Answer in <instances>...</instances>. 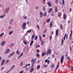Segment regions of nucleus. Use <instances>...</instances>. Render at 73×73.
Segmentation results:
<instances>
[{"label": "nucleus", "instance_id": "nucleus-1", "mask_svg": "<svg viewBox=\"0 0 73 73\" xmlns=\"http://www.w3.org/2000/svg\"><path fill=\"white\" fill-rule=\"evenodd\" d=\"M36 59L35 58L34 59L33 58L31 60V62L33 63L32 64V66H33L34 64L36 63Z\"/></svg>", "mask_w": 73, "mask_h": 73}, {"label": "nucleus", "instance_id": "nucleus-2", "mask_svg": "<svg viewBox=\"0 0 73 73\" xmlns=\"http://www.w3.org/2000/svg\"><path fill=\"white\" fill-rule=\"evenodd\" d=\"M26 23H24L23 24L22 29L23 30H24L26 28Z\"/></svg>", "mask_w": 73, "mask_h": 73}, {"label": "nucleus", "instance_id": "nucleus-3", "mask_svg": "<svg viewBox=\"0 0 73 73\" xmlns=\"http://www.w3.org/2000/svg\"><path fill=\"white\" fill-rule=\"evenodd\" d=\"M64 56L62 55L61 58V59L60 60V62L61 64H62V63L64 62Z\"/></svg>", "mask_w": 73, "mask_h": 73}, {"label": "nucleus", "instance_id": "nucleus-4", "mask_svg": "<svg viewBox=\"0 0 73 73\" xmlns=\"http://www.w3.org/2000/svg\"><path fill=\"white\" fill-rule=\"evenodd\" d=\"M51 53V50L48 49L47 52V56H48V54H50Z\"/></svg>", "mask_w": 73, "mask_h": 73}, {"label": "nucleus", "instance_id": "nucleus-5", "mask_svg": "<svg viewBox=\"0 0 73 73\" xmlns=\"http://www.w3.org/2000/svg\"><path fill=\"white\" fill-rule=\"evenodd\" d=\"M44 62H47L48 64H49V63H50V60H48V59H46L44 61Z\"/></svg>", "mask_w": 73, "mask_h": 73}, {"label": "nucleus", "instance_id": "nucleus-6", "mask_svg": "<svg viewBox=\"0 0 73 73\" xmlns=\"http://www.w3.org/2000/svg\"><path fill=\"white\" fill-rule=\"evenodd\" d=\"M10 51V50L9 49H8L7 50H6L5 52V54H7V53H9V51Z\"/></svg>", "mask_w": 73, "mask_h": 73}, {"label": "nucleus", "instance_id": "nucleus-7", "mask_svg": "<svg viewBox=\"0 0 73 73\" xmlns=\"http://www.w3.org/2000/svg\"><path fill=\"white\" fill-rule=\"evenodd\" d=\"M5 44V41H3L1 43V46H4Z\"/></svg>", "mask_w": 73, "mask_h": 73}, {"label": "nucleus", "instance_id": "nucleus-8", "mask_svg": "<svg viewBox=\"0 0 73 73\" xmlns=\"http://www.w3.org/2000/svg\"><path fill=\"white\" fill-rule=\"evenodd\" d=\"M9 9H10V7H9L7 9V10L5 11V13H8V11H9Z\"/></svg>", "mask_w": 73, "mask_h": 73}, {"label": "nucleus", "instance_id": "nucleus-9", "mask_svg": "<svg viewBox=\"0 0 73 73\" xmlns=\"http://www.w3.org/2000/svg\"><path fill=\"white\" fill-rule=\"evenodd\" d=\"M73 33V31H71V33L70 34V39H71V38H72V33Z\"/></svg>", "mask_w": 73, "mask_h": 73}, {"label": "nucleus", "instance_id": "nucleus-10", "mask_svg": "<svg viewBox=\"0 0 73 73\" xmlns=\"http://www.w3.org/2000/svg\"><path fill=\"white\" fill-rule=\"evenodd\" d=\"M14 53H15L14 52H13L11 54H10L9 55V56L8 57L9 58V57H11L12 56H13V54H14Z\"/></svg>", "mask_w": 73, "mask_h": 73}, {"label": "nucleus", "instance_id": "nucleus-11", "mask_svg": "<svg viewBox=\"0 0 73 73\" xmlns=\"http://www.w3.org/2000/svg\"><path fill=\"white\" fill-rule=\"evenodd\" d=\"M48 5L49 7H51V6H52V4H51V3L50 2L48 3Z\"/></svg>", "mask_w": 73, "mask_h": 73}, {"label": "nucleus", "instance_id": "nucleus-12", "mask_svg": "<svg viewBox=\"0 0 73 73\" xmlns=\"http://www.w3.org/2000/svg\"><path fill=\"white\" fill-rule=\"evenodd\" d=\"M66 14H64L63 15V19H64V20H66Z\"/></svg>", "mask_w": 73, "mask_h": 73}, {"label": "nucleus", "instance_id": "nucleus-13", "mask_svg": "<svg viewBox=\"0 0 73 73\" xmlns=\"http://www.w3.org/2000/svg\"><path fill=\"white\" fill-rule=\"evenodd\" d=\"M5 59H4L2 60V62L1 64V65H3L4 64V62H5Z\"/></svg>", "mask_w": 73, "mask_h": 73}, {"label": "nucleus", "instance_id": "nucleus-14", "mask_svg": "<svg viewBox=\"0 0 73 73\" xmlns=\"http://www.w3.org/2000/svg\"><path fill=\"white\" fill-rule=\"evenodd\" d=\"M58 30H57L56 31V36H58Z\"/></svg>", "mask_w": 73, "mask_h": 73}, {"label": "nucleus", "instance_id": "nucleus-15", "mask_svg": "<svg viewBox=\"0 0 73 73\" xmlns=\"http://www.w3.org/2000/svg\"><path fill=\"white\" fill-rule=\"evenodd\" d=\"M50 67H51V69H53V68L54 67V65L53 64L51 65L50 66Z\"/></svg>", "mask_w": 73, "mask_h": 73}, {"label": "nucleus", "instance_id": "nucleus-16", "mask_svg": "<svg viewBox=\"0 0 73 73\" xmlns=\"http://www.w3.org/2000/svg\"><path fill=\"white\" fill-rule=\"evenodd\" d=\"M40 17H42L43 16V13H42L41 12H40Z\"/></svg>", "mask_w": 73, "mask_h": 73}, {"label": "nucleus", "instance_id": "nucleus-17", "mask_svg": "<svg viewBox=\"0 0 73 73\" xmlns=\"http://www.w3.org/2000/svg\"><path fill=\"white\" fill-rule=\"evenodd\" d=\"M52 8H51L50 9L49 11V13H51V12H52Z\"/></svg>", "mask_w": 73, "mask_h": 73}, {"label": "nucleus", "instance_id": "nucleus-18", "mask_svg": "<svg viewBox=\"0 0 73 73\" xmlns=\"http://www.w3.org/2000/svg\"><path fill=\"white\" fill-rule=\"evenodd\" d=\"M30 66V64L29 63L28 64H27L25 66L23 67V68H26L27 66Z\"/></svg>", "mask_w": 73, "mask_h": 73}, {"label": "nucleus", "instance_id": "nucleus-19", "mask_svg": "<svg viewBox=\"0 0 73 73\" xmlns=\"http://www.w3.org/2000/svg\"><path fill=\"white\" fill-rule=\"evenodd\" d=\"M23 53H21V55L19 56L18 58H20V57H21V56H23Z\"/></svg>", "mask_w": 73, "mask_h": 73}, {"label": "nucleus", "instance_id": "nucleus-20", "mask_svg": "<svg viewBox=\"0 0 73 73\" xmlns=\"http://www.w3.org/2000/svg\"><path fill=\"white\" fill-rule=\"evenodd\" d=\"M46 52H45L44 53H42V57H44V56H45V55L46 54Z\"/></svg>", "mask_w": 73, "mask_h": 73}, {"label": "nucleus", "instance_id": "nucleus-21", "mask_svg": "<svg viewBox=\"0 0 73 73\" xmlns=\"http://www.w3.org/2000/svg\"><path fill=\"white\" fill-rule=\"evenodd\" d=\"M12 23H13V19H11L10 23V25L12 24Z\"/></svg>", "mask_w": 73, "mask_h": 73}, {"label": "nucleus", "instance_id": "nucleus-22", "mask_svg": "<svg viewBox=\"0 0 73 73\" xmlns=\"http://www.w3.org/2000/svg\"><path fill=\"white\" fill-rule=\"evenodd\" d=\"M64 41V40L62 39L61 45H63Z\"/></svg>", "mask_w": 73, "mask_h": 73}, {"label": "nucleus", "instance_id": "nucleus-23", "mask_svg": "<svg viewBox=\"0 0 73 73\" xmlns=\"http://www.w3.org/2000/svg\"><path fill=\"white\" fill-rule=\"evenodd\" d=\"M32 44H33V41H31L30 44V46H31V45H32Z\"/></svg>", "mask_w": 73, "mask_h": 73}, {"label": "nucleus", "instance_id": "nucleus-24", "mask_svg": "<svg viewBox=\"0 0 73 73\" xmlns=\"http://www.w3.org/2000/svg\"><path fill=\"white\" fill-rule=\"evenodd\" d=\"M33 70H34V68H32L31 69V70L30 71V73H32V72L33 71Z\"/></svg>", "mask_w": 73, "mask_h": 73}, {"label": "nucleus", "instance_id": "nucleus-25", "mask_svg": "<svg viewBox=\"0 0 73 73\" xmlns=\"http://www.w3.org/2000/svg\"><path fill=\"white\" fill-rule=\"evenodd\" d=\"M13 32V31H12L9 33V35H11Z\"/></svg>", "mask_w": 73, "mask_h": 73}, {"label": "nucleus", "instance_id": "nucleus-26", "mask_svg": "<svg viewBox=\"0 0 73 73\" xmlns=\"http://www.w3.org/2000/svg\"><path fill=\"white\" fill-rule=\"evenodd\" d=\"M57 12V6L55 7V12Z\"/></svg>", "mask_w": 73, "mask_h": 73}, {"label": "nucleus", "instance_id": "nucleus-27", "mask_svg": "<svg viewBox=\"0 0 73 73\" xmlns=\"http://www.w3.org/2000/svg\"><path fill=\"white\" fill-rule=\"evenodd\" d=\"M40 68V65H39L37 66V69H39Z\"/></svg>", "mask_w": 73, "mask_h": 73}, {"label": "nucleus", "instance_id": "nucleus-28", "mask_svg": "<svg viewBox=\"0 0 73 73\" xmlns=\"http://www.w3.org/2000/svg\"><path fill=\"white\" fill-rule=\"evenodd\" d=\"M5 16V15L1 16H0V17H1V19H2V18L4 17V16Z\"/></svg>", "mask_w": 73, "mask_h": 73}, {"label": "nucleus", "instance_id": "nucleus-29", "mask_svg": "<svg viewBox=\"0 0 73 73\" xmlns=\"http://www.w3.org/2000/svg\"><path fill=\"white\" fill-rule=\"evenodd\" d=\"M31 30H29L27 32V33H31Z\"/></svg>", "mask_w": 73, "mask_h": 73}, {"label": "nucleus", "instance_id": "nucleus-30", "mask_svg": "<svg viewBox=\"0 0 73 73\" xmlns=\"http://www.w3.org/2000/svg\"><path fill=\"white\" fill-rule=\"evenodd\" d=\"M39 37L40 38V40L41 42H42V38L41 37V36H39Z\"/></svg>", "mask_w": 73, "mask_h": 73}, {"label": "nucleus", "instance_id": "nucleus-31", "mask_svg": "<svg viewBox=\"0 0 73 73\" xmlns=\"http://www.w3.org/2000/svg\"><path fill=\"white\" fill-rule=\"evenodd\" d=\"M4 33H2L0 35V37H1V36H3V35H4Z\"/></svg>", "mask_w": 73, "mask_h": 73}, {"label": "nucleus", "instance_id": "nucleus-32", "mask_svg": "<svg viewBox=\"0 0 73 73\" xmlns=\"http://www.w3.org/2000/svg\"><path fill=\"white\" fill-rule=\"evenodd\" d=\"M37 38H38V37L37 36H36L35 38V40H37Z\"/></svg>", "mask_w": 73, "mask_h": 73}, {"label": "nucleus", "instance_id": "nucleus-33", "mask_svg": "<svg viewBox=\"0 0 73 73\" xmlns=\"http://www.w3.org/2000/svg\"><path fill=\"white\" fill-rule=\"evenodd\" d=\"M36 28H37L38 29H40V26H39V25H37Z\"/></svg>", "mask_w": 73, "mask_h": 73}, {"label": "nucleus", "instance_id": "nucleus-34", "mask_svg": "<svg viewBox=\"0 0 73 73\" xmlns=\"http://www.w3.org/2000/svg\"><path fill=\"white\" fill-rule=\"evenodd\" d=\"M62 5H64V4H65V2L64 1V0H62Z\"/></svg>", "mask_w": 73, "mask_h": 73}, {"label": "nucleus", "instance_id": "nucleus-35", "mask_svg": "<svg viewBox=\"0 0 73 73\" xmlns=\"http://www.w3.org/2000/svg\"><path fill=\"white\" fill-rule=\"evenodd\" d=\"M44 17H45V16H46V12H45L44 13Z\"/></svg>", "mask_w": 73, "mask_h": 73}, {"label": "nucleus", "instance_id": "nucleus-36", "mask_svg": "<svg viewBox=\"0 0 73 73\" xmlns=\"http://www.w3.org/2000/svg\"><path fill=\"white\" fill-rule=\"evenodd\" d=\"M27 18V16H25V15H24L23 17V18L24 19H26Z\"/></svg>", "mask_w": 73, "mask_h": 73}, {"label": "nucleus", "instance_id": "nucleus-37", "mask_svg": "<svg viewBox=\"0 0 73 73\" xmlns=\"http://www.w3.org/2000/svg\"><path fill=\"white\" fill-rule=\"evenodd\" d=\"M52 26V22H51L50 24V27H51Z\"/></svg>", "mask_w": 73, "mask_h": 73}, {"label": "nucleus", "instance_id": "nucleus-38", "mask_svg": "<svg viewBox=\"0 0 73 73\" xmlns=\"http://www.w3.org/2000/svg\"><path fill=\"white\" fill-rule=\"evenodd\" d=\"M60 27L61 28V29H62L63 28H62V24L60 25Z\"/></svg>", "mask_w": 73, "mask_h": 73}, {"label": "nucleus", "instance_id": "nucleus-39", "mask_svg": "<svg viewBox=\"0 0 73 73\" xmlns=\"http://www.w3.org/2000/svg\"><path fill=\"white\" fill-rule=\"evenodd\" d=\"M50 18H49L48 20L46 21L47 23H49V22L50 21Z\"/></svg>", "mask_w": 73, "mask_h": 73}, {"label": "nucleus", "instance_id": "nucleus-40", "mask_svg": "<svg viewBox=\"0 0 73 73\" xmlns=\"http://www.w3.org/2000/svg\"><path fill=\"white\" fill-rule=\"evenodd\" d=\"M36 57H40V55L38 54H37L36 55Z\"/></svg>", "mask_w": 73, "mask_h": 73}, {"label": "nucleus", "instance_id": "nucleus-41", "mask_svg": "<svg viewBox=\"0 0 73 73\" xmlns=\"http://www.w3.org/2000/svg\"><path fill=\"white\" fill-rule=\"evenodd\" d=\"M58 0H56L55 1V2L56 3V4H57L58 3Z\"/></svg>", "mask_w": 73, "mask_h": 73}, {"label": "nucleus", "instance_id": "nucleus-42", "mask_svg": "<svg viewBox=\"0 0 73 73\" xmlns=\"http://www.w3.org/2000/svg\"><path fill=\"white\" fill-rule=\"evenodd\" d=\"M23 42L25 44V45H27V42H25V40H24Z\"/></svg>", "mask_w": 73, "mask_h": 73}, {"label": "nucleus", "instance_id": "nucleus-43", "mask_svg": "<svg viewBox=\"0 0 73 73\" xmlns=\"http://www.w3.org/2000/svg\"><path fill=\"white\" fill-rule=\"evenodd\" d=\"M38 47H40V45H37L36 44V48H38Z\"/></svg>", "mask_w": 73, "mask_h": 73}, {"label": "nucleus", "instance_id": "nucleus-44", "mask_svg": "<svg viewBox=\"0 0 73 73\" xmlns=\"http://www.w3.org/2000/svg\"><path fill=\"white\" fill-rule=\"evenodd\" d=\"M61 16V13H60L59 14H58V17H60V16Z\"/></svg>", "mask_w": 73, "mask_h": 73}, {"label": "nucleus", "instance_id": "nucleus-45", "mask_svg": "<svg viewBox=\"0 0 73 73\" xmlns=\"http://www.w3.org/2000/svg\"><path fill=\"white\" fill-rule=\"evenodd\" d=\"M47 66H48V65H47L45 64L44 66V68H46V67H47Z\"/></svg>", "mask_w": 73, "mask_h": 73}, {"label": "nucleus", "instance_id": "nucleus-46", "mask_svg": "<svg viewBox=\"0 0 73 73\" xmlns=\"http://www.w3.org/2000/svg\"><path fill=\"white\" fill-rule=\"evenodd\" d=\"M67 60H70V57H67V58H66Z\"/></svg>", "mask_w": 73, "mask_h": 73}, {"label": "nucleus", "instance_id": "nucleus-47", "mask_svg": "<svg viewBox=\"0 0 73 73\" xmlns=\"http://www.w3.org/2000/svg\"><path fill=\"white\" fill-rule=\"evenodd\" d=\"M46 32V29L44 31H43V33H45Z\"/></svg>", "mask_w": 73, "mask_h": 73}, {"label": "nucleus", "instance_id": "nucleus-48", "mask_svg": "<svg viewBox=\"0 0 73 73\" xmlns=\"http://www.w3.org/2000/svg\"><path fill=\"white\" fill-rule=\"evenodd\" d=\"M45 36H46V35L45 34H43L42 35V37H45Z\"/></svg>", "mask_w": 73, "mask_h": 73}, {"label": "nucleus", "instance_id": "nucleus-49", "mask_svg": "<svg viewBox=\"0 0 73 73\" xmlns=\"http://www.w3.org/2000/svg\"><path fill=\"white\" fill-rule=\"evenodd\" d=\"M35 35H33L32 37V38H33L35 37Z\"/></svg>", "mask_w": 73, "mask_h": 73}, {"label": "nucleus", "instance_id": "nucleus-50", "mask_svg": "<svg viewBox=\"0 0 73 73\" xmlns=\"http://www.w3.org/2000/svg\"><path fill=\"white\" fill-rule=\"evenodd\" d=\"M42 42L41 45H43L44 42V41H42V42Z\"/></svg>", "mask_w": 73, "mask_h": 73}, {"label": "nucleus", "instance_id": "nucleus-51", "mask_svg": "<svg viewBox=\"0 0 73 73\" xmlns=\"http://www.w3.org/2000/svg\"><path fill=\"white\" fill-rule=\"evenodd\" d=\"M42 0L43 2V4H45V1H46V0Z\"/></svg>", "mask_w": 73, "mask_h": 73}, {"label": "nucleus", "instance_id": "nucleus-52", "mask_svg": "<svg viewBox=\"0 0 73 73\" xmlns=\"http://www.w3.org/2000/svg\"><path fill=\"white\" fill-rule=\"evenodd\" d=\"M43 11H45V7L44 6L43 7Z\"/></svg>", "mask_w": 73, "mask_h": 73}, {"label": "nucleus", "instance_id": "nucleus-53", "mask_svg": "<svg viewBox=\"0 0 73 73\" xmlns=\"http://www.w3.org/2000/svg\"><path fill=\"white\" fill-rule=\"evenodd\" d=\"M26 68H25V70H28V67H26Z\"/></svg>", "mask_w": 73, "mask_h": 73}, {"label": "nucleus", "instance_id": "nucleus-54", "mask_svg": "<svg viewBox=\"0 0 73 73\" xmlns=\"http://www.w3.org/2000/svg\"><path fill=\"white\" fill-rule=\"evenodd\" d=\"M52 35H51L50 36V41L51 39H52Z\"/></svg>", "mask_w": 73, "mask_h": 73}, {"label": "nucleus", "instance_id": "nucleus-55", "mask_svg": "<svg viewBox=\"0 0 73 73\" xmlns=\"http://www.w3.org/2000/svg\"><path fill=\"white\" fill-rule=\"evenodd\" d=\"M37 52H38V53H39L40 52V50H36Z\"/></svg>", "mask_w": 73, "mask_h": 73}, {"label": "nucleus", "instance_id": "nucleus-56", "mask_svg": "<svg viewBox=\"0 0 73 73\" xmlns=\"http://www.w3.org/2000/svg\"><path fill=\"white\" fill-rule=\"evenodd\" d=\"M9 60H6V62H7V63H8V62H9Z\"/></svg>", "mask_w": 73, "mask_h": 73}, {"label": "nucleus", "instance_id": "nucleus-57", "mask_svg": "<svg viewBox=\"0 0 73 73\" xmlns=\"http://www.w3.org/2000/svg\"><path fill=\"white\" fill-rule=\"evenodd\" d=\"M38 6H36V7H35V9H38Z\"/></svg>", "mask_w": 73, "mask_h": 73}, {"label": "nucleus", "instance_id": "nucleus-58", "mask_svg": "<svg viewBox=\"0 0 73 73\" xmlns=\"http://www.w3.org/2000/svg\"><path fill=\"white\" fill-rule=\"evenodd\" d=\"M15 45V43H13V44H11V46H13V45Z\"/></svg>", "mask_w": 73, "mask_h": 73}, {"label": "nucleus", "instance_id": "nucleus-59", "mask_svg": "<svg viewBox=\"0 0 73 73\" xmlns=\"http://www.w3.org/2000/svg\"><path fill=\"white\" fill-rule=\"evenodd\" d=\"M19 52V50H17V54H18V53Z\"/></svg>", "mask_w": 73, "mask_h": 73}, {"label": "nucleus", "instance_id": "nucleus-60", "mask_svg": "<svg viewBox=\"0 0 73 73\" xmlns=\"http://www.w3.org/2000/svg\"><path fill=\"white\" fill-rule=\"evenodd\" d=\"M72 9L71 8H70V12H72Z\"/></svg>", "mask_w": 73, "mask_h": 73}, {"label": "nucleus", "instance_id": "nucleus-61", "mask_svg": "<svg viewBox=\"0 0 73 73\" xmlns=\"http://www.w3.org/2000/svg\"><path fill=\"white\" fill-rule=\"evenodd\" d=\"M59 67V65L57 64L56 67L58 68Z\"/></svg>", "mask_w": 73, "mask_h": 73}, {"label": "nucleus", "instance_id": "nucleus-62", "mask_svg": "<svg viewBox=\"0 0 73 73\" xmlns=\"http://www.w3.org/2000/svg\"><path fill=\"white\" fill-rule=\"evenodd\" d=\"M23 72H24V71H21L20 72V73H23Z\"/></svg>", "mask_w": 73, "mask_h": 73}, {"label": "nucleus", "instance_id": "nucleus-63", "mask_svg": "<svg viewBox=\"0 0 73 73\" xmlns=\"http://www.w3.org/2000/svg\"><path fill=\"white\" fill-rule=\"evenodd\" d=\"M21 66H22V65H23V62H21Z\"/></svg>", "mask_w": 73, "mask_h": 73}, {"label": "nucleus", "instance_id": "nucleus-64", "mask_svg": "<svg viewBox=\"0 0 73 73\" xmlns=\"http://www.w3.org/2000/svg\"><path fill=\"white\" fill-rule=\"evenodd\" d=\"M58 67H56V68L55 69V70H57V69H58Z\"/></svg>", "mask_w": 73, "mask_h": 73}]
</instances>
